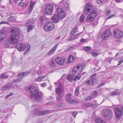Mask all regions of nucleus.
Returning <instances> with one entry per match:
<instances>
[{
  "instance_id": "27",
  "label": "nucleus",
  "mask_w": 123,
  "mask_h": 123,
  "mask_svg": "<svg viewBox=\"0 0 123 123\" xmlns=\"http://www.w3.org/2000/svg\"><path fill=\"white\" fill-rule=\"evenodd\" d=\"M84 49L86 52L88 53H90L92 49V48L89 46L86 47L84 48Z\"/></svg>"
},
{
  "instance_id": "50",
  "label": "nucleus",
  "mask_w": 123,
  "mask_h": 123,
  "mask_svg": "<svg viewBox=\"0 0 123 123\" xmlns=\"http://www.w3.org/2000/svg\"><path fill=\"white\" fill-rule=\"evenodd\" d=\"M81 33H78L73 35L75 39L77 38Z\"/></svg>"
},
{
  "instance_id": "52",
  "label": "nucleus",
  "mask_w": 123,
  "mask_h": 123,
  "mask_svg": "<svg viewBox=\"0 0 123 123\" xmlns=\"http://www.w3.org/2000/svg\"><path fill=\"white\" fill-rule=\"evenodd\" d=\"M75 48L73 47H71L68 48L67 50V51H69L71 50H74Z\"/></svg>"
},
{
  "instance_id": "9",
  "label": "nucleus",
  "mask_w": 123,
  "mask_h": 123,
  "mask_svg": "<svg viewBox=\"0 0 123 123\" xmlns=\"http://www.w3.org/2000/svg\"><path fill=\"white\" fill-rule=\"evenodd\" d=\"M116 118L117 119H120L123 115L122 112L120 108L117 106L114 109Z\"/></svg>"
},
{
  "instance_id": "21",
  "label": "nucleus",
  "mask_w": 123,
  "mask_h": 123,
  "mask_svg": "<svg viewBox=\"0 0 123 123\" xmlns=\"http://www.w3.org/2000/svg\"><path fill=\"white\" fill-rule=\"evenodd\" d=\"M51 19L53 22L55 23H57L58 22L60 18L58 15L55 14L52 17Z\"/></svg>"
},
{
  "instance_id": "42",
  "label": "nucleus",
  "mask_w": 123,
  "mask_h": 123,
  "mask_svg": "<svg viewBox=\"0 0 123 123\" xmlns=\"http://www.w3.org/2000/svg\"><path fill=\"white\" fill-rule=\"evenodd\" d=\"M8 20L10 22H13L15 20V18L14 17L11 16L8 18Z\"/></svg>"
},
{
  "instance_id": "63",
  "label": "nucleus",
  "mask_w": 123,
  "mask_h": 123,
  "mask_svg": "<svg viewBox=\"0 0 123 123\" xmlns=\"http://www.w3.org/2000/svg\"><path fill=\"white\" fill-rule=\"evenodd\" d=\"M117 3H120L123 1V0H115Z\"/></svg>"
},
{
  "instance_id": "3",
  "label": "nucleus",
  "mask_w": 123,
  "mask_h": 123,
  "mask_svg": "<svg viewBox=\"0 0 123 123\" xmlns=\"http://www.w3.org/2000/svg\"><path fill=\"white\" fill-rule=\"evenodd\" d=\"M83 68V66L81 65H78L75 66L73 69L72 73L74 76H76L74 78V81H76L77 79L79 80L80 77L79 76L81 74Z\"/></svg>"
},
{
  "instance_id": "15",
  "label": "nucleus",
  "mask_w": 123,
  "mask_h": 123,
  "mask_svg": "<svg viewBox=\"0 0 123 123\" xmlns=\"http://www.w3.org/2000/svg\"><path fill=\"white\" fill-rule=\"evenodd\" d=\"M55 86H58V88H56V92L57 94H60L62 93V86L61 83L58 82L54 83Z\"/></svg>"
},
{
  "instance_id": "5",
  "label": "nucleus",
  "mask_w": 123,
  "mask_h": 123,
  "mask_svg": "<svg viewBox=\"0 0 123 123\" xmlns=\"http://www.w3.org/2000/svg\"><path fill=\"white\" fill-rule=\"evenodd\" d=\"M54 27L53 23L51 22H46L44 26V29L46 31H50L52 30Z\"/></svg>"
},
{
  "instance_id": "20",
  "label": "nucleus",
  "mask_w": 123,
  "mask_h": 123,
  "mask_svg": "<svg viewBox=\"0 0 123 123\" xmlns=\"http://www.w3.org/2000/svg\"><path fill=\"white\" fill-rule=\"evenodd\" d=\"M12 86V85L11 83L6 84L1 88V90L3 91L9 90L11 88Z\"/></svg>"
},
{
  "instance_id": "39",
  "label": "nucleus",
  "mask_w": 123,
  "mask_h": 123,
  "mask_svg": "<svg viewBox=\"0 0 123 123\" xmlns=\"http://www.w3.org/2000/svg\"><path fill=\"white\" fill-rule=\"evenodd\" d=\"M21 80V78H19L17 79L13 80L12 82L14 83H17L20 81Z\"/></svg>"
},
{
  "instance_id": "18",
  "label": "nucleus",
  "mask_w": 123,
  "mask_h": 123,
  "mask_svg": "<svg viewBox=\"0 0 123 123\" xmlns=\"http://www.w3.org/2000/svg\"><path fill=\"white\" fill-rule=\"evenodd\" d=\"M70 0H66L65 1L62 5V7L63 9L66 11L69 9V3Z\"/></svg>"
},
{
  "instance_id": "59",
  "label": "nucleus",
  "mask_w": 123,
  "mask_h": 123,
  "mask_svg": "<svg viewBox=\"0 0 123 123\" xmlns=\"http://www.w3.org/2000/svg\"><path fill=\"white\" fill-rule=\"evenodd\" d=\"M13 95V93H11L7 95L6 97V98H8L10 96H12Z\"/></svg>"
},
{
  "instance_id": "4",
  "label": "nucleus",
  "mask_w": 123,
  "mask_h": 123,
  "mask_svg": "<svg viewBox=\"0 0 123 123\" xmlns=\"http://www.w3.org/2000/svg\"><path fill=\"white\" fill-rule=\"evenodd\" d=\"M102 115L107 120L111 119L113 116L112 111L109 109H105L102 111Z\"/></svg>"
},
{
  "instance_id": "33",
  "label": "nucleus",
  "mask_w": 123,
  "mask_h": 123,
  "mask_svg": "<svg viewBox=\"0 0 123 123\" xmlns=\"http://www.w3.org/2000/svg\"><path fill=\"white\" fill-rule=\"evenodd\" d=\"M78 28L77 27H75L74 29L70 33L71 35H73L74 33L77 32L78 31Z\"/></svg>"
},
{
  "instance_id": "49",
  "label": "nucleus",
  "mask_w": 123,
  "mask_h": 123,
  "mask_svg": "<svg viewBox=\"0 0 123 123\" xmlns=\"http://www.w3.org/2000/svg\"><path fill=\"white\" fill-rule=\"evenodd\" d=\"M91 103H85L84 105V106L86 107H89L90 106Z\"/></svg>"
},
{
  "instance_id": "55",
  "label": "nucleus",
  "mask_w": 123,
  "mask_h": 123,
  "mask_svg": "<svg viewBox=\"0 0 123 123\" xmlns=\"http://www.w3.org/2000/svg\"><path fill=\"white\" fill-rule=\"evenodd\" d=\"M115 16L114 14H112L108 16L107 18V20H108L112 18L113 17H115Z\"/></svg>"
},
{
  "instance_id": "58",
  "label": "nucleus",
  "mask_w": 123,
  "mask_h": 123,
  "mask_svg": "<svg viewBox=\"0 0 123 123\" xmlns=\"http://www.w3.org/2000/svg\"><path fill=\"white\" fill-rule=\"evenodd\" d=\"M24 77L28 75L30 73V72L28 71L24 72Z\"/></svg>"
},
{
  "instance_id": "35",
  "label": "nucleus",
  "mask_w": 123,
  "mask_h": 123,
  "mask_svg": "<svg viewBox=\"0 0 123 123\" xmlns=\"http://www.w3.org/2000/svg\"><path fill=\"white\" fill-rule=\"evenodd\" d=\"M47 75L43 76L38 77L36 79V80L37 81H41Z\"/></svg>"
},
{
  "instance_id": "64",
  "label": "nucleus",
  "mask_w": 123,
  "mask_h": 123,
  "mask_svg": "<svg viewBox=\"0 0 123 123\" xmlns=\"http://www.w3.org/2000/svg\"><path fill=\"white\" fill-rule=\"evenodd\" d=\"M97 2L99 4H101L102 3V1L101 0H97Z\"/></svg>"
},
{
  "instance_id": "62",
  "label": "nucleus",
  "mask_w": 123,
  "mask_h": 123,
  "mask_svg": "<svg viewBox=\"0 0 123 123\" xmlns=\"http://www.w3.org/2000/svg\"><path fill=\"white\" fill-rule=\"evenodd\" d=\"M47 85V84L45 83H43L41 84V86L43 87H44Z\"/></svg>"
},
{
  "instance_id": "61",
  "label": "nucleus",
  "mask_w": 123,
  "mask_h": 123,
  "mask_svg": "<svg viewBox=\"0 0 123 123\" xmlns=\"http://www.w3.org/2000/svg\"><path fill=\"white\" fill-rule=\"evenodd\" d=\"M123 62V59H121L119 62L118 64L117 65L118 66L121 64Z\"/></svg>"
},
{
  "instance_id": "6",
  "label": "nucleus",
  "mask_w": 123,
  "mask_h": 123,
  "mask_svg": "<svg viewBox=\"0 0 123 123\" xmlns=\"http://www.w3.org/2000/svg\"><path fill=\"white\" fill-rule=\"evenodd\" d=\"M95 10L93 6L89 4L86 5L84 9L85 12L87 15L92 13Z\"/></svg>"
},
{
  "instance_id": "31",
  "label": "nucleus",
  "mask_w": 123,
  "mask_h": 123,
  "mask_svg": "<svg viewBox=\"0 0 123 123\" xmlns=\"http://www.w3.org/2000/svg\"><path fill=\"white\" fill-rule=\"evenodd\" d=\"M67 79L70 82H72V81L74 80V77L71 75H69L67 77Z\"/></svg>"
},
{
  "instance_id": "56",
  "label": "nucleus",
  "mask_w": 123,
  "mask_h": 123,
  "mask_svg": "<svg viewBox=\"0 0 123 123\" xmlns=\"http://www.w3.org/2000/svg\"><path fill=\"white\" fill-rule=\"evenodd\" d=\"M115 16L114 14H112L108 16L107 18V20H108L112 18L113 17H115Z\"/></svg>"
},
{
  "instance_id": "26",
  "label": "nucleus",
  "mask_w": 123,
  "mask_h": 123,
  "mask_svg": "<svg viewBox=\"0 0 123 123\" xmlns=\"http://www.w3.org/2000/svg\"><path fill=\"white\" fill-rule=\"evenodd\" d=\"M58 16L60 19H62L64 18L66 15V13L64 12H61L59 14Z\"/></svg>"
},
{
  "instance_id": "40",
  "label": "nucleus",
  "mask_w": 123,
  "mask_h": 123,
  "mask_svg": "<svg viewBox=\"0 0 123 123\" xmlns=\"http://www.w3.org/2000/svg\"><path fill=\"white\" fill-rule=\"evenodd\" d=\"M27 27H28L27 30V31L28 32H29L33 29L34 27V26L32 25H30Z\"/></svg>"
},
{
  "instance_id": "38",
  "label": "nucleus",
  "mask_w": 123,
  "mask_h": 123,
  "mask_svg": "<svg viewBox=\"0 0 123 123\" xmlns=\"http://www.w3.org/2000/svg\"><path fill=\"white\" fill-rule=\"evenodd\" d=\"M80 88V86H78L76 87L75 92V95L76 96H77L79 93V91Z\"/></svg>"
},
{
  "instance_id": "41",
  "label": "nucleus",
  "mask_w": 123,
  "mask_h": 123,
  "mask_svg": "<svg viewBox=\"0 0 123 123\" xmlns=\"http://www.w3.org/2000/svg\"><path fill=\"white\" fill-rule=\"evenodd\" d=\"M17 76L19 77L18 78H21L22 80L23 78L24 77V72H22L19 73L18 74Z\"/></svg>"
},
{
  "instance_id": "43",
  "label": "nucleus",
  "mask_w": 123,
  "mask_h": 123,
  "mask_svg": "<svg viewBox=\"0 0 123 123\" xmlns=\"http://www.w3.org/2000/svg\"><path fill=\"white\" fill-rule=\"evenodd\" d=\"M63 11L61 9L60 7H58L57 9V12L58 15L61 12H62Z\"/></svg>"
},
{
  "instance_id": "17",
  "label": "nucleus",
  "mask_w": 123,
  "mask_h": 123,
  "mask_svg": "<svg viewBox=\"0 0 123 123\" xmlns=\"http://www.w3.org/2000/svg\"><path fill=\"white\" fill-rule=\"evenodd\" d=\"M36 2H33L32 1H30V3L29 6L27 8L26 12L28 14H30L31 12L34 7V6Z\"/></svg>"
},
{
  "instance_id": "1",
  "label": "nucleus",
  "mask_w": 123,
  "mask_h": 123,
  "mask_svg": "<svg viewBox=\"0 0 123 123\" xmlns=\"http://www.w3.org/2000/svg\"><path fill=\"white\" fill-rule=\"evenodd\" d=\"M31 93L34 95L35 99L37 101L41 102L43 97V94L39 92L35 87L31 86L29 89Z\"/></svg>"
},
{
  "instance_id": "11",
  "label": "nucleus",
  "mask_w": 123,
  "mask_h": 123,
  "mask_svg": "<svg viewBox=\"0 0 123 123\" xmlns=\"http://www.w3.org/2000/svg\"><path fill=\"white\" fill-rule=\"evenodd\" d=\"M96 74H95L91 76L90 79L86 81L85 84L86 85H91L93 84L94 83L96 82V79L95 76H96Z\"/></svg>"
},
{
  "instance_id": "19",
  "label": "nucleus",
  "mask_w": 123,
  "mask_h": 123,
  "mask_svg": "<svg viewBox=\"0 0 123 123\" xmlns=\"http://www.w3.org/2000/svg\"><path fill=\"white\" fill-rule=\"evenodd\" d=\"M6 31L2 30L0 31V41H3L6 37Z\"/></svg>"
},
{
  "instance_id": "51",
  "label": "nucleus",
  "mask_w": 123,
  "mask_h": 123,
  "mask_svg": "<svg viewBox=\"0 0 123 123\" xmlns=\"http://www.w3.org/2000/svg\"><path fill=\"white\" fill-rule=\"evenodd\" d=\"M56 99L58 101H60L61 99V96L59 94H58V95H57V97H56Z\"/></svg>"
},
{
  "instance_id": "60",
  "label": "nucleus",
  "mask_w": 123,
  "mask_h": 123,
  "mask_svg": "<svg viewBox=\"0 0 123 123\" xmlns=\"http://www.w3.org/2000/svg\"><path fill=\"white\" fill-rule=\"evenodd\" d=\"M111 12V10H108L105 13L106 15L107 16L109 15L110 13Z\"/></svg>"
},
{
  "instance_id": "23",
  "label": "nucleus",
  "mask_w": 123,
  "mask_h": 123,
  "mask_svg": "<svg viewBox=\"0 0 123 123\" xmlns=\"http://www.w3.org/2000/svg\"><path fill=\"white\" fill-rule=\"evenodd\" d=\"M34 22V20L31 19L30 18L28 19L26 22L25 24V25L26 26H29L31 25Z\"/></svg>"
},
{
  "instance_id": "48",
  "label": "nucleus",
  "mask_w": 123,
  "mask_h": 123,
  "mask_svg": "<svg viewBox=\"0 0 123 123\" xmlns=\"http://www.w3.org/2000/svg\"><path fill=\"white\" fill-rule=\"evenodd\" d=\"M20 7L21 8H23L24 7V4L23 2H20L18 4Z\"/></svg>"
},
{
  "instance_id": "37",
  "label": "nucleus",
  "mask_w": 123,
  "mask_h": 123,
  "mask_svg": "<svg viewBox=\"0 0 123 123\" xmlns=\"http://www.w3.org/2000/svg\"><path fill=\"white\" fill-rule=\"evenodd\" d=\"M30 48L31 47L30 45L29 44H28L27 45V50L25 51L24 53V55H26L29 52Z\"/></svg>"
},
{
  "instance_id": "22",
  "label": "nucleus",
  "mask_w": 123,
  "mask_h": 123,
  "mask_svg": "<svg viewBox=\"0 0 123 123\" xmlns=\"http://www.w3.org/2000/svg\"><path fill=\"white\" fill-rule=\"evenodd\" d=\"M58 46V44L55 45L52 49L48 53V55L49 56L52 55L55 52Z\"/></svg>"
},
{
  "instance_id": "12",
  "label": "nucleus",
  "mask_w": 123,
  "mask_h": 123,
  "mask_svg": "<svg viewBox=\"0 0 123 123\" xmlns=\"http://www.w3.org/2000/svg\"><path fill=\"white\" fill-rule=\"evenodd\" d=\"M111 35V31L109 30H108L104 32L101 35V37L103 39H106Z\"/></svg>"
},
{
  "instance_id": "32",
  "label": "nucleus",
  "mask_w": 123,
  "mask_h": 123,
  "mask_svg": "<svg viewBox=\"0 0 123 123\" xmlns=\"http://www.w3.org/2000/svg\"><path fill=\"white\" fill-rule=\"evenodd\" d=\"M90 53L94 57H96L99 54V53L97 51H92Z\"/></svg>"
},
{
  "instance_id": "2",
  "label": "nucleus",
  "mask_w": 123,
  "mask_h": 123,
  "mask_svg": "<svg viewBox=\"0 0 123 123\" xmlns=\"http://www.w3.org/2000/svg\"><path fill=\"white\" fill-rule=\"evenodd\" d=\"M11 32L13 34L10 36L8 39L11 44H16L18 42V39L19 37V32L18 29L15 27L11 29Z\"/></svg>"
},
{
  "instance_id": "54",
  "label": "nucleus",
  "mask_w": 123,
  "mask_h": 123,
  "mask_svg": "<svg viewBox=\"0 0 123 123\" xmlns=\"http://www.w3.org/2000/svg\"><path fill=\"white\" fill-rule=\"evenodd\" d=\"M93 98H94L93 97H92V96H89L86 98V100H87L90 101Z\"/></svg>"
},
{
  "instance_id": "7",
  "label": "nucleus",
  "mask_w": 123,
  "mask_h": 123,
  "mask_svg": "<svg viewBox=\"0 0 123 123\" xmlns=\"http://www.w3.org/2000/svg\"><path fill=\"white\" fill-rule=\"evenodd\" d=\"M53 10V6L50 4H48L45 7L44 12L47 14L51 15L52 14Z\"/></svg>"
},
{
  "instance_id": "36",
  "label": "nucleus",
  "mask_w": 123,
  "mask_h": 123,
  "mask_svg": "<svg viewBox=\"0 0 123 123\" xmlns=\"http://www.w3.org/2000/svg\"><path fill=\"white\" fill-rule=\"evenodd\" d=\"M85 17L84 15L82 14L80 16L79 19L80 22L81 23L83 22L85 20Z\"/></svg>"
},
{
  "instance_id": "53",
  "label": "nucleus",
  "mask_w": 123,
  "mask_h": 123,
  "mask_svg": "<svg viewBox=\"0 0 123 123\" xmlns=\"http://www.w3.org/2000/svg\"><path fill=\"white\" fill-rule=\"evenodd\" d=\"M75 39L74 37V35L72 36H71L68 38L69 40V41H72L74 40Z\"/></svg>"
},
{
  "instance_id": "30",
  "label": "nucleus",
  "mask_w": 123,
  "mask_h": 123,
  "mask_svg": "<svg viewBox=\"0 0 123 123\" xmlns=\"http://www.w3.org/2000/svg\"><path fill=\"white\" fill-rule=\"evenodd\" d=\"M74 59V58L73 56L71 55H69L68 59L67 62H72L73 61Z\"/></svg>"
},
{
  "instance_id": "57",
  "label": "nucleus",
  "mask_w": 123,
  "mask_h": 123,
  "mask_svg": "<svg viewBox=\"0 0 123 123\" xmlns=\"http://www.w3.org/2000/svg\"><path fill=\"white\" fill-rule=\"evenodd\" d=\"M77 114V112L76 111L73 112L72 113V115L74 116V117L75 118V117L76 116Z\"/></svg>"
},
{
  "instance_id": "45",
  "label": "nucleus",
  "mask_w": 123,
  "mask_h": 123,
  "mask_svg": "<svg viewBox=\"0 0 123 123\" xmlns=\"http://www.w3.org/2000/svg\"><path fill=\"white\" fill-rule=\"evenodd\" d=\"M42 68H40L37 72V73L39 75H41L42 72Z\"/></svg>"
},
{
  "instance_id": "28",
  "label": "nucleus",
  "mask_w": 123,
  "mask_h": 123,
  "mask_svg": "<svg viewBox=\"0 0 123 123\" xmlns=\"http://www.w3.org/2000/svg\"><path fill=\"white\" fill-rule=\"evenodd\" d=\"M95 121L97 123H106L103 119L100 118L96 119Z\"/></svg>"
},
{
  "instance_id": "13",
  "label": "nucleus",
  "mask_w": 123,
  "mask_h": 123,
  "mask_svg": "<svg viewBox=\"0 0 123 123\" xmlns=\"http://www.w3.org/2000/svg\"><path fill=\"white\" fill-rule=\"evenodd\" d=\"M72 96V95L70 93H69L66 95L65 99L66 101L68 103L70 104L76 103V101L75 100L71 98Z\"/></svg>"
},
{
  "instance_id": "44",
  "label": "nucleus",
  "mask_w": 123,
  "mask_h": 123,
  "mask_svg": "<svg viewBox=\"0 0 123 123\" xmlns=\"http://www.w3.org/2000/svg\"><path fill=\"white\" fill-rule=\"evenodd\" d=\"M50 65L52 67H53L55 66V64L53 60L50 61L49 62Z\"/></svg>"
},
{
  "instance_id": "25",
  "label": "nucleus",
  "mask_w": 123,
  "mask_h": 123,
  "mask_svg": "<svg viewBox=\"0 0 123 123\" xmlns=\"http://www.w3.org/2000/svg\"><path fill=\"white\" fill-rule=\"evenodd\" d=\"M11 44V43L9 39H8L5 42L4 45L5 48H7L9 47Z\"/></svg>"
},
{
  "instance_id": "14",
  "label": "nucleus",
  "mask_w": 123,
  "mask_h": 123,
  "mask_svg": "<svg viewBox=\"0 0 123 123\" xmlns=\"http://www.w3.org/2000/svg\"><path fill=\"white\" fill-rule=\"evenodd\" d=\"M115 37L117 38H121L123 36V32L121 30H116L114 32Z\"/></svg>"
},
{
  "instance_id": "24",
  "label": "nucleus",
  "mask_w": 123,
  "mask_h": 123,
  "mask_svg": "<svg viewBox=\"0 0 123 123\" xmlns=\"http://www.w3.org/2000/svg\"><path fill=\"white\" fill-rule=\"evenodd\" d=\"M41 108H37L35 109L33 111V112L35 115L38 116H40V115L41 113Z\"/></svg>"
},
{
  "instance_id": "34",
  "label": "nucleus",
  "mask_w": 123,
  "mask_h": 123,
  "mask_svg": "<svg viewBox=\"0 0 123 123\" xmlns=\"http://www.w3.org/2000/svg\"><path fill=\"white\" fill-rule=\"evenodd\" d=\"M9 76L6 74V73H3L2 74L0 77V78L2 79H6Z\"/></svg>"
},
{
  "instance_id": "47",
  "label": "nucleus",
  "mask_w": 123,
  "mask_h": 123,
  "mask_svg": "<svg viewBox=\"0 0 123 123\" xmlns=\"http://www.w3.org/2000/svg\"><path fill=\"white\" fill-rule=\"evenodd\" d=\"M120 94L119 92H115L114 91L112 92L111 93V95L112 96H114L115 95H118Z\"/></svg>"
},
{
  "instance_id": "10",
  "label": "nucleus",
  "mask_w": 123,
  "mask_h": 123,
  "mask_svg": "<svg viewBox=\"0 0 123 123\" xmlns=\"http://www.w3.org/2000/svg\"><path fill=\"white\" fill-rule=\"evenodd\" d=\"M66 59L63 57H58L55 59L56 63L58 65H62L65 63Z\"/></svg>"
},
{
  "instance_id": "8",
  "label": "nucleus",
  "mask_w": 123,
  "mask_h": 123,
  "mask_svg": "<svg viewBox=\"0 0 123 123\" xmlns=\"http://www.w3.org/2000/svg\"><path fill=\"white\" fill-rule=\"evenodd\" d=\"M98 13L97 12L94 11L87 17L86 20L87 22H92L94 21Z\"/></svg>"
},
{
  "instance_id": "16",
  "label": "nucleus",
  "mask_w": 123,
  "mask_h": 123,
  "mask_svg": "<svg viewBox=\"0 0 123 123\" xmlns=\"http://www.w3.org/2000/svg\"><path fill=\"white\" fill-rule=\"evenodd\" d=\"M16 48L19 51H23L25 50L26 49L25 45L22 43H18L16 45Z\"/></svg>"
},
{
  "instance_id": "46",
  "label": "nucleus",
  "mask_w": 123,
  "mask_h": 123,
  "mask_svg": "<svg viewBox=\"0 0 123 123\" xmlns=\"http://www.w3.org/2000/svg\"><path fill=\"white\" fill-rule=\"evenodd\" d=\"M97 91H95L92 94V97H93V98H95L96 97V96L97 95Z\"/></svg>"
},
{
  "instance_id": "29",
  "label": "nucleus",
  "mask_w": 123,
  "mask_h": 123,
  "mask_svg": "<svg viewBox=\"0 0 123 123\" xmlns=\"http://www.w3.org/2000/svg\"><path fill=\"white\" fill-rule=\"evenodd\" d=\"M50 111L49 110H44L43 111H41V113L40 115V116H42L49 113Z\"/></svg>"
}]
</instances>
